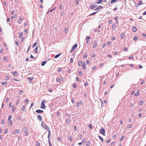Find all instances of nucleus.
Instances as JSON below:
<instances>
[{"mask_svg":"<svg viewBox=\"0 0 146 146\" xmlns=\"http://www.w3.org/2000/svg\"><path fill=\"white\" fill-rule=\"evenodd\" d=\"M27 130H28V129H27V127H24L23 130V132L25 133L26 132H27Z\"/></svg>","mask_w":146,"mask_h":146,"instance_id":"4468645a","label":"nucleus"},{"mask_svg":"<svg viewBox=\"0 0 146 146\" xmlns=\"http://www.w3.org/2000/svg\"><path fill=\"white\" fill-rule=\"evenodd\" d=\"M132 31L135 32L137 31V29L135 27H133L132 28Z\"/></svg>","mask_w":146,"mask_h":146,"instance_id":"f8f14e48","label":"nucleus"},{"mask_svg":"<svg viewBox=\"0 0 146 146\" xmlns=\"http://www.w3.org/2000/svg\"><path fill=\"white\" fill-rule=\"evenodd\" d=\"M139 37L138 36H135L133 38V39L134 41L137 40L139 39Z\"/></svg>","mask_w":146,"mask_h":146,"instance_id":"f3484780","label":"nucleus"},{"mask_svg":"<svg viewBox=\"0 0 146 146\" xmlns=\"http://www.w3.org/2000/svg\"><path fill=\"white\" fill-rule=\"evenodd\" d=\"M37 119L39 121H41L42 120L41 116L40 115H38L37 116Z\"/></svg>","mask_w":146,"mask_h":146,"instance_id":"6e6552de","label":"nucleus"},{"mask_svg":"<svg viewBox=\"0 0 146 146\" xmlns=\"http://www.w3.org/2000/svg\"><path fill=\"white\" fill-rule=\"evenodd\" d=\"M103 8V7L101 6H99L98 7L95 9V11H99L100 9H102Z\"/></svg>","mask_w":146,"mask_h":146,"instance_id":"39448f33","label":"nucleus"},{"mask_svg":"<svg viewBox=\"0 0 146 146\" xmlns=\"http://www.w3.org/2000/svg\"><path fill=\"white\" fill-rule=\"evenodd\" d=\"M60 54H56V55H55L54 58H58V57H59L60 56Z\"/></svg>","mask_w":146,"mask_h":146,"instance_id":"b1692460","label":"nucleus"},{"mask_svg":"<svg viewBox=\"0 0 146 146\" xmlns=\"http://www.w3.org/2000/svg\"><path fill=\"white\" fill-rule=\"evenodd\" d=\"M83 64L82 65V67L84 69H86V63L85 62H83Z\"/></svg>","mask_w":146,"mask_h":146,"instance_id":"1a4fd4ad","label":"nucleus"},{"mask_svg":"<svg viewBox=\"0 0 146 146\" xmlns=\"http://www.w3.org/2000/svg\"><path fill=\"white\" fill-rule=\"evenodd\" d=\"M8 132V129H5V131H4V133L5 134H6Z\"/></svg>","mask_w":146,"mask_h":146,"instance_id":"864d4df0","label":"nucleus"},{"mask_svg":"<svg viewBox=\"0 0 146 146\" xmlns=\"http://www.w3.org/2000/svg\"><path fill=\"white\" fill-rule=\"evenodd\" d=\"M98 5L96 4L93 5L92 4L90 6V7L91 9L93 10L94 9L96 8Z\"/></svg>","mask_w":146,"mask_h":146,"instance_id":"20e7f679","label":"nucleus"},{"mask_svg":"<svg viewBox=\"0 0 146 146\" xmlns=\"http://www.w3.org/2000/svg\"><path fill=\"white\" fill-rule=\"evenodd\" d=\"M103 0H98V1L96 3L97 4H100L102 2Z\"/></svg>","mask_w":146,"mask_h":146,"instance_id":"a878e982","label":"nucleus"},{"mask_svg":"<svg viewBox=\"0 0 146 146\" xmlns=\"http://www.w3.org/2000/svg\"><path fill=\"white\" fill-rule=\"evenodd\" d=\"M45 128H46V129L48 130V137H50V135H51V132H50V131L49 129V128L48 127V126H47V125H45Z\"/></svg>","mask_w":146,"mask_h":146,"instance_id":"f257e3e1","label":"nucleus"},{"mask_svg":"<svg viewBox=\"0 0 146 146\" xmlns=\"http://www.w3.org/2000/svg\"><path fill=\"white\" fill-rule=\"evenodd\" d=\"M132 127V125H131L130 124V125H128L127 126V127L128 128H131Z\"/></svg>","mask_w":146,"mask_h":146,"instance_id":"58836bf2","label":"nucleus"},{"mask_svg":"<svg viewBox=\"0 0 146 146\" xmlns=\"http://www.w3.org/2000/svg\"><path fill=\"white\" fill-rule=\"evenodd\" d=\"M30 58H34L35 57H34L31 54Z\"/></svg>","mask_w":146,"mask_h":146,"instance_id":"0e129e2a","label":"nucleus"},{"mask_svg":"<svg viewBox=\"0 0 146 146\" xmlns=\"http://www.w3.org/2000/svg\"><path fill=\"white\" fill-rule=\"evenodd\" d=\"M98 137L99 138V139L101 140L102 142V143L103 142V139L100 136V135H98Z\"/></svg>","mask_w":146,"mask_h":146,"instance_id":"393cba45","label":"nucleus"},{"mask_svg":"<svg viewBox=\"0 0 146 146\" xmlns=\"http://www.w3.org/2000/svg\"><path fill=\"white\" fill-rule=\"evenodd\" d=\"M12 108H13V109L12 110V113H13L14 112L15 110V107L13 105L12 107Z\"/></svg>","mask_w":146,"mask_h":146,"instance_id":"a211bd4d","label":"nucleus"},{"mask_svg":"<svg viewBox=\"0 0 146 146\" xmlns=\"http://www.w3.org/2000/svg\"><path fill=\"white\" fill-rule=\"evenodd\" d=\"M65 122H66V123L68 124L70 122V120L69 119H68V118H66V119H65Z\"/></svg>","mask_w":146,"mask_h":146,"instance_id":"ddd939ff","label":"nucleus"},{"mask_svg":"<svg viewBox=\"0 0 146 146\" xmlns=\"http://www.w3.org/2000/svg\"><path fill=\"white\" fill-rule=\"evenodd\" d=\"M97 44H95L93 45V48H94L96 47L97 46Z\"/></svg>","mask_w":146,"mask_h":146,"instance_id":"49530a36","label":"nucleus"},{"mask_svg":"<svg viewBox=\"0 0 146 146\" xmlns=\"http://www.w3.org/2000/svg\"><path fill=\"white\" fill-rule=\"evenodd\" d=\"M82 62L81 61H80V62L78 63V65L79 66H80L82 65Z\"/></svg>","mask_w":146,"mask_h":146,"instance_id":"473e14b6","label":"nucleus"},{"mask_svg":"<svg viewBox=\"0 0 146 146\" xmlns=\"http://www.w3.org/2000/svg\"><path fill=\"white\" fill-rule=\"evenodd\" d=\"M88 56V54H85L84 56V58L85 59Z\"/></svg>","mask_w":146,"mask_h":146,"instance_id":"f704fd0d","label":"nucleus"},{"mask_svg":"<svg viewBox=\"0 0 146 146\" xmlns=\"http://www.w3.org/2000/svg\"><path fill=\"white\" fill-rule=\"evenodd\" d=\"M23 90H20L19 92V94H22L23 93Z\"/></svg>","mask_w":146,"mask_h":146,"instance_id":"603ef678","label":"nucleus"},{"mask_svg":"<svg viewBox=\"0 0 146 146\" xmlns=\"http://www.w3.org/2000/svg\"><path fill=\"white\" fill-rule=\"evenodd\" d=\"M143 4V3H142V1H141L139 2L137 4L136 6H139L140 5Z\"/></svg>","mask_w":146,"mask_h":146,"instance_id":"9b49d317","label":"nucleus"},{"mask_svg":"<svg viewBox=\"0 0 146 146\" xmlns=\"http://www.w3.org/2000/svg\"><path fill=\"white\" fill-rule=\"evenodd\" d=\"M12 75L13 76H14L15 75L16 76H17L18 75V73L17 72V71H15L12 72Z\"/></svg>","mask_w":146,"mask_h":146,"instance_id":"9d476101","label":"nucleus"},{"mask_svg":"<svg viewBox=\"0 0 146 146\" xmlns=\"http://www.w3.org/2000/svg\"><path fill=\"white\" fill-rule=\"evenodd\" d=\"M117 1H118V0H111V4H113L114 3L116 2Z\"/></svg>","mask_w":146,"mask_h":146,"instance_id":"cd10ccee","label":"nucleus"},{"mask_svg":"<svg viewBox=\"0 0 146 146\" xmlns=\"http://www.w3.org/2000/svg\"><path fill=\"white\" fill-rule=\"evenodd\" d=\"M5 78L7 80H8L9 79V77L8 76L6 75V76Z\"/></svg>","mask_w":146,"mask_h":146,"instance_id":"a19ab883","label":"nucleus"},{"mask_svg":"<svg viewBox=\"0 0 146 146\" xmlns=\"http://www.w3.org/2000/svg\"><path fill=\"white\" fill-rule=\"evenodd\" d=\"M106 44L105 43H103L102 45V47L103 48L105 47L106 46Z\"/></svg>","mask_w":146,"mask_h":146,"instance_id":"6e6d98bb","label":"nucleus"},{"mask_svg":"<svg viewBox=\"0 0 146 146\" xmlns=\"http://www.w3.org/2000/svg\"><path fill=\"white\" fill-rule=\"evenodd\" d=\"M73 62V58H70V62L72 63Z\"/></svg>","mask_w":146,"mask_h":146,"instance_id":"bf43d9fd","label":"nucleus"},{"mask_svg":"<svg viewBox=\"0 0 146 146\" xmlns=\"http://www.w3.org/2000/svg\"><path fill=\"white\" fill-rule=\"evenodd\" d=\"M89 127L90 129H92V124L90 123L89 125Z\"/></svg>","mask_w":146,"mask_h":146,"instance_id":"4c0bfd02","label":"nucleus"},{"mask_svg":"<svg viewBox=\"0 0 146 146\" xmlns=\"http://www.w3.org/2000/svg\"><path fill=\"white\" fill-rule=\"evenodd\" d=\"M38 47L37 46H36L35 49V51L36 52V53H38Z\"/></svg>","mask_w":146,"mask_h":146,"instance_id":"c756f323","label":"nucleus"},{"mask_svg":"<svg viewBox=\"0 0 146 146\" xmlns=\"http://www.w3.org/2000/svg\"><path fill=\"white\" fill-rule=\"evenodd\" d=\"M78 74L80 76H81L82 75V72L81 71H79L78 72Z\"/></svg>","mask_w":146,"mask_h":146,"instance_id":"e433bc0d","label":"nucleus"},{"mask_svg":"<svg viewBox=\"0 0 146 146\" xmlns=\"http://www.w3.org/2000/svg\"><path fill=\"white\" fill-rule=\"evenodd\" d=\"M116 28V25L115 24H113L112 26V29L113 30H115Z\"/></svg>","mask_w":146,"mask_h":146,"instance_id":"aec40b11","label":"nucleus"},{"mask_svg":"<svg viewBox=\"0 0 146 146\" xmlns=\"http://www.w3.org/2000/svg\"><path fill=\"white\" fill-rule=\"evenodd\" d=\"M43 121H42L41 122V126L42 127H43L45 129H46V128H45V127H44L43 125Z\"/></svg>","mask_w":146,"mask_h":146,"instance_id":"bb28decb","label":"nucleus"},{"mask_svg":"<svg viewBox=\"0 0 146 146\" xmlns=\"http://www.w3.org/2000/svg\"><path fill=\"white\" fill-rule=\"evenodd\" d=\"M86 62L87 64L89 65L90 64V62L89 60H86Z\"/></svg>","mask_w":146,"mask_h":146,"instance_id":"052dcab7","label":"nucleus"},{"mask_svg":"<svg viewBox=\"0 0 146 146\" xmlns=\"http://www.w3.org/2000/svg\"><path fill=\"white\" fill-rule=\"evenodd\" d=\"M76 104L77 106L79 107L80 106V103L79 102H77Z\"/></svg>","mask_w":146,"mask_h":146,"instance_id":"5fc2aeb1","label":"nucleus"},{"mask_svg":"<svg viewBox=\"0 0 146 146\" xmlns=\"http://www.w3.org/2000/svg\"><path fill=\"white\" fill-rule=\"evenodd\" d=\"M68 31V29L67 28H66L65 31V32L66 33H67Z\"/></svg>","mask_w":146,"mask_h":146,"instance_id":"e2e57ef3","label":"nucleus"},{"mask_svg":"<svg viewBox=\"0 0 146 146\" xmlns=\"http://www.w3.org/2000/svg\"><path fill=\"white\" fill-rule=\"evenodd\" d=\"M143 100H141L140 101L139 104L140 105H142L143 103Z\"/></svg>","mask_w":146,"mask_h":146,"instance_id":"de8ad7c7","label":"nucleus"},{"mask_svg":"<svg viewBox=\"0 0 146 146\" xmlns=\"http://www.w3.org/2000/svg\"><path fill=\"white\" fill-rule=\"evenodd\" d=\"M12 115H9V117L8 118V120H9V121H10V120H11L10 119H11V117H12Z\"/></svg>","mask_w":146,"mask_h":146,"instance_id":"09e8293b","label":"nucleus"},{"mask_svg":"<svg viewBox=\"0 0 146 146\" xmlns=\"http://www.w3.org/2000/svg\"><path fill=\"white\" fill-rule=\"evenodd\" d=\"M125 35V34L124 33H122L121 34V39H123Z\"/></svg>","mask_w":146,"mask_h":146,"instance_id":"dca6fc26","label":"nucleus"},{"mask_svg":"<svg viewBox=\"0 0 146 146\" xmlns=\"http://www.w3.org/2000/svg\"><path fill=\"white\" fill-rule=\"evenodd\" d=\"M77 45H78L77 44H75L73 46L70 51V52L71 53L77 47Z\"/></svg>","mask_w":146,"mask_h":146,"instance_id":"f03ea898","label":"nucleus"},{"mask_svg":"<svg viewBox=\"0 0 146 146\" xmlns=\"http://www.w3.org/2000/svg\"><path fill=\"white\" fill-rule=\"evenodd\" d=\"M141 35L142 36L146 37V34L144 33H142Z\"/></svg>","mask_w":146,"mask_h":146,"instance_id":"680f3d73","label":"nucleus"},{"mask_svg":"<svg viewBox=\"0 0 146 146\" xmlns=\"http://www.w3.org/2000/svg\"><path fill=\"white\" fill-rule=\"evenodd\" d=\"M72 86L74 88H76L77 87L76 85V84L75 83H74L73 84Z\"/></svg>","mask_w":146,"mask_h":146,"instance_id":"37998d69","label":"nucleus"},{"mask_svg":"<svg viewBox=\"0 0 146 146\" xmlns=\"http://www.w3.org/2000/svg\"><path fill=\"white\" fill-rule=\"evenodd\" d=\"M25 105L23 106L21 108L22 110H24L25 109Z\"/></svg>","mask_w":146,"mask_h":146,"instance_id":"7c9ffc66","label":"nucleus"},{"mask_svg":"<svg viewBox=\"0 0 146 146\" xmlns=\"http://www.w3.org/2000/svg\"><path fill=\"white\" fill-rule=\"evenodd\" d=\"M112 23V21L111 20H109V23L110 24H111Z\"/></svg>","mask_w":146,"mask_h":146,"instance_id":"338daca9","label":"nucleus"},{"mask_svg":"<svg viewBox=\"0 0 146 146\" xmlns=\"http://www.w3.org/2000/svg\"><path fill=\"white\" fill-rule=\"evenodd\" d=\"M107 44L108 45H111L112 44V42L111 41L108 42H107Z\"/></svg>","mask_w":146,"mask_h":146,"instance_id":"ea45409f","label":"nucleus"},{"mask_svg":"<svg viewBox=\"0 0 146 146\" xmlns=\"http://www.w3.org/2000/svg\"><path fill=\"white\" fill-rule=\"evenodd\" d=\"M50 137H49V138H48V141L49 142V146H52L51 143L50 141V139H49Z\"/></svg>","mask_w":146,"mask_h":146,"instance_id":"4be33fe9","label":"nucleus"},{"mask_svg":"<svg viewBox=\"0 0 146 146\" xmlns=\"http://www.w3.org/2000/svg\"><path fill=\"white\" fill-rule=\"evenodd\" d=\"M45 106L44 101H42L41 103L40 108L42 109H44L46 108Z\"/></svg>","mask_w":146,"mask_h":146,"instance_id":"7ed1b4c3","label":"nucleus"},{"mask_svg":"<svg viewBox=\"0 0 146 146\" xmlns=\"http://www.w3.org/2000/svg\"><path fill=\"white\" fill-rule=\"evenodd\" d=\"M36 146H39L40 145V143L38 142H36Z\"/></svg>","mask_w":146,"mask_h":146,"instance_id":"79ce46f5","label":"nucleus"},{"mask_svg":"<svg viewBox=\"0 0 146 146\" xmlns=\"http://www.w3.org/2000/svg\"><path fill=\"white\" fill-rule=\"evenodd\" d=\"M62 69L61 68H60L58 70V71L59 72L61 71L62 70Z\"/></svg>","mask_w":146,"mask_h":146,"instance_id":"69168bd1","label":"nucleus"},{"mask_svg":"<svg viewBox=\"0 0 146 146\" xmlns=\"http://www.w3.org/2000/svg\"><path fill=\"white\" fill-rule=\"evenodd\" d=\"M118 52L117 51H114L113 52V54L114 55H115L117 54Z\"/></svg>","mask_w":146,"mask_h":146,"instance_id":"3c124183","label":"nucleus"},{"mask_svg":"<svg viewBox=\"0 0 146 146\" xmlns=\"http://www.w3.org/2000/svg\"><path fill=\"white\" fill-rule=\"evenodd\" d=\"M27 79L30 81H32L33 80L34 78H33L29 77L27 78Z\"/></svg>","mask_w":146,"mask_h":146,"instance_id":"412c9836","label":"nucleus"},{"mask_svg":"<svg viewBox=\"0 0 146 146\" xmlns=\"http://www.w3.org/2000/svg\"><path fill=\"white\" fill-rule=\"evenodd\" d=\"M115 37H113L111 38V40L112 41H113V40H115Z\"/></svg>","mask_w":146,"mask_h":146,"instance_id":"774afa93","label":"nucleus"},{"mask_svg":"<svg viewBox=\"0 0 146 146\" xmlns=\"http://www.w3.org/2000/svg\"><path fill=\"white\" fill-rule=\"evenodd\" d=\"M3 58L5 61H7V58L6 56L4 57Z\"/></svg>","mask_w":146,"mask_h":146,"instance_id":"13d9d810","label":"nucleus"},{"mask_svg":"<svg viewBox=\"0 0 146 146\" xmlns=\"http://www.w3.org/2000/svg\"><path fill=\"white\" fill-rule=\"evenodd\" d=\"M20 132V130L19 129H17L16 130H15V132L17 133H19V132Z\"/></svg>","mask_w":146,"mask_h":146,"instance_id":"8fccbe9b","label":"nucleus"},{"mask_svg":"<svg viewBox=\"0 0 146 146\" xmlns=\"http://www.w3.org/2000/svg\"><path fill=\"white\" fill-rule=\"evenodd\" d=\"M23 35V33L22 32H21L19 35V38L21 37Z\"/></svg>","mask_w":146,"mask_h":146,"instance_id":"c9c22d12","label":"nucleus"},{"mask_svg":"<svg viewBox=\"0 0 146 146\" xmlns=\"http://www.w3.org/2000/svg\"><path fill=\"white\" fill-rule=\"evenodd\" d=\"M35 112L38 113H43L44 112V111L40 110L38 109L35 111Z\"/></svg>","mask_w":146,"mask_h":146,"instance_id":"0eeeda50","label":"nucleus"},{"mask_svg":"<svg viewBox=\"0 0 146 146\" xmlns=\"http://www.w3.org/2000/svg\"><path fill=\"white\" fill-rule=\"evenodd\" d=\"M90 142L89 141H88L86 143V145L87 146H89V145H90Z\"/></svg>","mask_w":146,"mask_h":146,"instance_id":"72a5a7b5","label":"nucleus"},{"mask_svg":"<svg viewBox=\"0 0 146 146\" xmlns=\"http://www.w3.org/2000/svg\"><path fill=\"white\" fill-rule=\"evenodd\" d=\"M123 50L125 51H128V49L126 47H125L123 48Z\"/></svg>","mask_w":146,"mask_h":146,"instance_id":"a18cd8bd","label":"nucleus"},{"mask_svg":"<svg viewBox=\"0 0 146 146\" xmlns=\"http://www.w3.org/2000/svg\"><path fill=\"white\" fill-rule=\"evenodd\" d=\"M124 138H125V136H122L120 139V142L121 141L123 140Z\"/></svg>","mask_w":146,"mask_h":146,"instance_id":"5701e85b","label":"nucleus"},{"mask_svg":"<svg viewBox=\"0 0 146 146\" xmlns=\"http://www.w3.org/2000/svg\"><path fill=\"white\" fill-rule=\"evenodd\" d=\"M98 12V11H97L96 12H93L92 13L90 14L89 15H88V17H89L90 16H92V15H94L95 14H96Z\"/></svg>","mask_w":146,"mask_h":146,"instance_id":"6ab92c4d","label":"nucleus"},{"mask_svg":"<svg viewBox=\"0 0 146 146\" xmlns=\"http://www.w3.org/2000/svg\"><path fill=\"white\" fill-rule=\"evenodd\" d=\"M36 45H37V43H36V42L33 44V47H35Z\"/></svg>","mask_w":146,"mask_h":146,"instance_id":"c03bdc74","label":"nucleus"},{"mask_svg":"<svg viewBox=\"0 0 146 146\" xmlns=\"http://www.w3.org/2000/svg\"><path fill=\"white\" fill-rule=\"evenodd\" d=\"M9 122H10V123L9 124V126H11L12 125L13 123V121L11 120L9 121Z\"/></svg>","mask_w":146,"mask_h":146,"instance_id":"c85d7f7f","label":"nucleus"},{"mask_svg":"<svg viewBox=\"0 0 146 146\" xmlns=\"http://www.w3.org/2000/svg\"><path fill=\"white\" fill-rule=\"evenodd\" d=\"M139 94V93H136L135 94V96H138Z\"/></svg>","mask_w":146,"mask_h":146,"instance_id":"4d7b16f0","label":"nucleus"},{"mask_svg":"<svg viewBox=\"0 0 146 146\" xmlns=\"http://www.w3.org/2000/svg\"><path fill=\"white\" fill-rule=\"evenodd\" d=\"M68 138L70 141H72V138L71 136H69L68 137Z\"/></svg>","mask_w":146,"mask_h":146,"instance_id":"2f4dec72","label":"nucleus"},{"mask_svg":"<svg viewBox=\"0 0 146 146\" xmlns=\"http://www.w3.org/2000/svg\"><path fill=\"white\" fill-rule=\"evenodd\" d=\"M46 62H47L46 61H42L41 63V65L42 66H44L45 65V64L46 63Z\"/></svg>","mask_w":146,"mask_h":146,"instance_id":"2eb2a0df","label":"nucleus"},{"mask_svg":"<svg viewBox=\"0 0 146 146\" xmlns=\"http://www.w3.org/2000/svg\"><path fill=\"white\" fill-rule=\"evenodd\" d=\"M100 133L101 134L105 133V129L103 128H102L100 130Z\"/></svg>","mask_w":146,"mask_h":146,"instance_id":"423d86ee","label":"nucleus"}]
</instances>
